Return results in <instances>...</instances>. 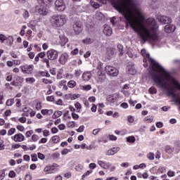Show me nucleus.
Returning a JSON list of instances; mask_svg holds the SVG:
<instances>
[{
	"label": "nucleus",
	"mask_w": 180,
	"mask_h": 180,
	"mask_svg": "<svg viewBox=\"0 0 180 180\" xmlns=\"http://www.w3.org/2000/svg\"><path fill=\"white\" fill-rule=\"evenodd\" d=\"M113 7L119 13H122V16H124V19L128 22L129 25H130L131 29L134 30H137L139 27H140V22L139 20H144V15L140 9L137 8L136 6V3L133 0H122V2H112ZM127 8H131V9H134L135 13H136V17H131L129 14L124 13V11L127 9Z\"/></svg>",
	"instance_id": "1"
},
{
	"label": "nucleus",
	"mask_w": 180,
	"mask_h": 180,
	"mask_svg": "<svg viewBox=\"0 0 180 180\" xmlns=\"http://www.w3.org/2000/svg\"><path fill=\"white\" fill-rule=\"evenodd\" d=\"M146 23L149 27H150L151 32L146 27V26L141 25V29L139 32V36L143 41H147L148 39L153 40V41H158V24L156 22L155 19L150 18L146 20Z\"/></svg>",
	"instance_id": "2"
},
{
	"label": "nucleus",
	"mask_w": 180,
	"mask_h": 180,
	"mask_svg": "<svg viewBox=\"0 0 180 180\" xmlns=\"http://www.w3.org/2000/svg\"><path fill=\"white\" fill-rule=\"evenodd\" d=\"M51 22L53 27H60L64 26V24L67 22V19L65 15H55L52 16Z\"/></svg>",
	"instance_id": "3"
},
{
	"label": "nucleus",
	"mask_w": 180,
	"mask_h": 180,
	"mask_svg": "<svg viewBox=\"0 0 180 180\" xmlns=\"http://www.w3.org/2000/svg\"><path fill=\"white\" fill-rule=\"evenodd\" d=\"M105 71L110 77H117L119 75V70L113 66H105Z\"/></svg>",
	"instance_id": "4"
},
{
	"label": "nucleus",
	"mask_w": 180,
	"mask_h": 180,
	"mask_svg": "<svg viewBox=\"0 0 180 180\" xmlns=\"http://www.w3.org/2000/svg\"><path fill=\"white\" fill-rule=\"evenodd\" d=\"M56 9L59 12L65 11V4L63 0H56L55 2Z\"/></svg>",
	"instance_id": "5"
},
{
	"label": "nucleus",
	"mask_w": 180,
	"mask_h": 180,
	"mask_svg": "<svg viewBox=\"0 0 180 180\" xmlns=\"http://www.w3.org/2000/svg\"><path fill=\"white\" fill-rule=\"evenodd\" d=\"M46 56L49 60H57V58H58V51L51 49L46 53Z\"/></svg>",
	"instance_id": "6"
},
{
	"label": "nucleus",
	"mask_w": 180,
	"mask_h": 180,
	"mask_svg": "<svg viewBox=\"0 0 180 180\" xmlns=\"http://www.w3.org/2000/svg\"><path fill=\"white\" fill-rule=\"evenodd\" d=\"M73 29L75 34H79L81 32H82V29H84V26L82 22H75L73 25Z\"/></svg>",
	"instance_id": "7"
},
{
	"label": "nucleus",
	"mask_w": 180,
	"mask_h": 180,
	"mask_svg": "<svg viewBox=\"0 0 180 180\" xmlns=\"http://www.w3.org/2000/svg\"><path fill=\"white\" fill-rule=\"evenodd\" d=\"M159 22H161L162 25H167L169 23H172V19L169 17H167L165 15H160L159 18Z\"/></svg>",
	"instance_id": "8"
},
{
	"label": "nucleus",
	"mask_w": 180,
	"mask_h": 180,
	"mask_svg": "<svg viewBox=\"0 0 180 180\" xmlns=\"http://www.w3.org/2000/svg\"><path fill=\"white\" fill-rule=\"evenodd\" d=\"M68 61V53H62L61 56L59 58V63L60 64H62L64 65Z\"/></svg>",
	"instance_id": "9"
},
{
	"label": "nucleus",
	"mask_w": 180,
	"mask_h": 180,
	"mask_svg": "<svg viewBox=\"0 0 180 180\" xmlns=\"http://www.w3.org/2000/svg\"><path fill=\"white\" fill-rule=\"evenodd\" d=\"M21 70L22 71V72H32V71H33V65H25L24 66L21 67Z\"/></svg>",
	"instance_id": "10"
},
{
	"label": "nucleus",
	"mask_w": 180,
	"mask_h": 180,
	"mask_svg": "<svg viewBox=\"0 0 180 180\" xmlns=\"http://www.w3.org/2000/svg\"><path fill=\"white\" fill-rule=\"evenodd\" d=\"M175 29H176L175 25H167L165 27V32L166 33H172V32H175Z\"/></svg>",
	"instance_id": "11"
},
{
	"label": "nucleus",
	"mask_w": 180,
	"mask_h": 180,
	"mask_svg": "<svg viewBox=\"0 0 180 180\" xmlns=\"http://www.w3.org/2000/svg\"><path fill=\"white\" fill-rule=\"evenodd\" d=\"M37 11L38 13H39V15H42L43 16L49 13V9L46 8V7L41 6L37 8Z\"/></svg>",
	"instance_id": "12"
},
{
	"label": "nucleus",
	"mask_w": 180,
	"mask_h": 180,
	"mask_svg": "<svg viewBox=\"0 0 180 180\" xmlns=\"http://www.w3.org/2000/svg\"><path fill=\"white\" fill-rule=\"evenodd\" d=\"M23 140H25V136L22 134H17L14 136V141L20 142L23 141Z\"/></svg>",
	"instance_id": "13"
},
{
	"label": "nucleus",
	"mask_w": 180,
	"mask_h": 180,
	"mask_svg": "<svg viewBox=\"0 0 180 180\" xmlns=\"http://www.w3.org/2000/svg\"><path fill=\"white\" fill-rule=\"evenodd\" d=\"M94 41H95V39H94V38L91 37H87L86 39L82 40V43L84 44H92V43H94Z\"/></svg>",
	"instance_id": "14"
},
{
	"label": "nucleus",
	"mask_w": 180,
	"mask_h": 180,
	"mask_svg": "<svg viewBox=\"0 0 180 180\" xmlns=\"http://www.w3.org/2000/svg\"><path fill=\"white\" fill-rule=\"evenodd\" d=\"M116 51V49L115 48H109L107 50V56H108L109 58H112L113 56H115V52Z\"/></svg>",
	"instance_id": "15"
},
{
	"label": "nucleus",
	"mask_w": 180,
	"mask_h": 180,
	"mask_svg": "<svg viewBox=\"0 0 180 180\" xmlns=\"http://www.w3.org/2000/svg\"><path fill=\"white\" fill-rule=\"evenodd\" d=\"M91 78H92V75L89 72H84L82 75V79H84V81H89Z\"/></svg>",
	"instance_id": "16"
},
{
	"label": "nucleus",
	"mask_w": 180,
	"mask_h": 180,
	"mask_svg": "<svg viewBox=\"0 0 180 180\" xmlns=\"http://www.w3.org/2000/svg\"><path fill=\"white\" fill-rule=\"evenodd\" d=\"M103 33L105 36H110L112 34V28L110 27H105L103 30Z\"/></svg>",
	"instance_id": "17"
},
{
	"label": "nucleus",
	"mask_w": 180,
	"mask_h": 180,
	"mask_svg": "<svg viewBox=\"0 0 180 180\" xmlns=\"http://www.w3.org/2000/svg\"><path fill=\"white\" fill-rule=\"evenodd\" d=\"M44 171L45 172H49V174H51V172H53V171H54V168H53L52 165H49L44 168Z\"/></svg>",
	"instance_id": "18"
},
{
	"label": "nucleus",
	"mask_w": 180,
	"mask_h": 180,
	"mask_svg": "<svg viewBox=\"0 0 180 180\" xmlns=\"http://www.w3.org/2000/svg\"><path fill=\"white\" fill-rule=\"evenodd\" d=\"M41 112L42 115H48V116L53 115V110H41Z\"/></svg>",
	"instance_id": "19"
},
{
	"label": "nucleus",
	"mask_w": 180,
	"mask_h": 180,
	"mask_svg": "<svg viewBox=\"0 0 180 180\" xmlns=\"http://www.w3.org/2000/svg\"><path fill=\"white\" fill-rule=\"evenodd\" d=\"M127 141L128 143H134L136 141V138L134 136H131L127 138Z\"/></svg>",
	"instance_id": "20"
},
{
	"label": "nucleus",
	"mask_w": 180,
	"mask_h": 180,
	"mask_svg": "<svg viewBox=\"0 0 180 180\" xmlns=\"http://www.w3.org/2000/svg\"><path fill=\"white\" fill-rule=\"evenodd\" d=\"M129 72L131 74V75H134V74H136V68L134 66H131L129 68Z\"/></svg>",
	"instance_id": "21"
},
{
	"label": "nucleus",
	"mask_w": 180,
	"mask_h": 180,
	"mask_svg": "<svg viewBox=\"0 0 180 180\" xmlns=\"http://www.w3.org/2000/svg\"><path fill=\"white\" fill-rule=\"evenodd\" d=\"M68 85L69 88H74V86L77 85V82H75L74 80H71L68 82Z\"/></svg>",
	"instance_id": "22"
},
{
	"label": "nucleus",
	"mask_w": 180,
	"mask_h": 180,
	"mask_svg": "<svg viewBox=\"0 0 180 180\" xmlns=\"http://www.w3.org/2000/svg\"><path fill=\"white\" fill-rule=\"evenodd\" d=\"M117 49L120 51V56L122 57V56H123V46L122 44H118Z\"/></svg>",
	"instance_id": "23"
},
{
	"label": "nucleus",
	"mask_w": 180,
	"mask_h": 180,
	"mask_svg": "<svg viewBox=\"0 0 180 180\" xmlns=\"http://www.w3.org/2000/svg\"><path fill=\"white\" fill-rule=\"evenodd\" d=\"M6 40L8 42L9 46H12V44H13V37L8 36Z\"/></svg>",
	"instance_id": "24"
},
{
	"label": "nucleus",
	"mask_w": 180,
	"mask_h": 180,
	"mask_svg": "<svg viewBox=\"0 0 180 180\" xmlns=\"http://www.w3.org/2000/svg\"><path fill=\"white\" fill-rule=\"evenodd\" d=\"M98 164L100 165V167H101V168H103L104 169H106V167H108V165L103 161H98Z\"/></svg>",
	"instance_id": "25"
},
{
	"label": "nucleus",
	"mask_w": 180,
	"mask_h": 180,
	"mask_svg": "<svg viewBox=\"0 0 180 180\" xmlns=\"http://www.w3.org/2000/svg\"><path fill=\"white\" fill-rule=\"evenodd\" d=\"M52 141L53 143H58L60 141V136H54L52 137Z\"/></svg>",
	"instance_id": "26"
},
{
	"label": "nucleus",
	"mask_w": 180,
	"mask_h": 180,
	"mask_svg": "<svg viewBox=\"0 0 180 180\" xmlns=\"http://www.w3.org/2000/svg\"><path fill=\"white\" fill-rule=\"evenodd\" d=\"M165 151H166V153H167L168 154H171V153H172V151H174V150H172V148H171V146H167L165 147Z\"/></svg>",
	"instance_id": "27"
},
{
	"label": "nucleus",
	"mask_w": 180,
	"mask_h": 180,
	"mask_svg": "<svg viewBox=\"0 0 180 180\" xmlns=\"http://www.w3.org/2000/svg\"><path fill=\"white\" fill-rule=\"evenodd\" d=\"M15 101L13 99H8L6 101V105L7 106H12L14 103Z\"/></svg>",
	"instance_id": "28"
},
{
	"label": "nucleus",
	"mask_w": 180,
	"mask_h": 180,
	"mask_svg": "<svg viewBox=\"0 0 180 180\" xmlns=\"http://www.w3.org/2000/svg\"><path fill=\"white\" fill-rule=\"evenodd\" d=\"M26 82H30V84H33L34 82L35 79L33 77H28L25 79Z\"/></svg>",
	"instance_id": "29"
},
{
	"label": "nucleus",
	"mask_w": 180,
	"mask_h": 180,
	"mask_svg": "<svg viewBox=\"0 0 180 180\" xmlns=\"http://www.w3.org/2000/svg\"><path fill=\"white\" fill-rule=\"evenodd\" d=\"M53 160H58L60 158V153H55L52 155Z\"/></svg>",
	"instance_id": "30"
},
{
	"label": "nucleus",
	"mask_w": 180,
	"mask_h": 180,
	"mask_svg": "<svg viewBox=\"0 0 180 180\" xmlns=\"http://www.w3.org/2000/svg\"><path fill=\"white\" fill-rule=\"evenodd\" d=\"M147 158H148V160H154V158H155V155H154V153H149L147 155Z\"/></svg>",
	"instance_id": "31"
},
{
	"label": "nucleus",
	"mask_w": 180,
	"mask_h": 180,
	"mask_svg": "<svg viewBox=\"0 0 180 180\" xmlns=\"http://www.w3.org/2000/svg\"><path fill=\"white\" fill-rule=\"evenodd\" d=\"M148 91L150 94H157V89H155V87H150Z\"/></svg>",
	"instance_id": "32"
},
{
	"label": "nucleus",
	"mask_w": 180,
	"mask_h": 180,
	"mask_svg": "<svg viewBox=\"0 0 180 180\" xmlns=\"http://www.w3.org/2000/svg\"><path fill=\"white\" fill-rule=\"evenodd\" d=\"M68 127H70V129L75 127V122H69L68 123Z\"/></svg>",
	"instance_id": "33"
},
{
	"label": "nucleus",
	"mask_w": 180,
	"mask_h": 180,
	"mask_svg": "<svg viewBox=\"0 0 180 180\" xmlns=\"http://www.w3.org/2000/svg\"><path fill=\"white\" fill-rule=\"evenodd\" d=\"M16 131V129L15 128H11V129L8 130V136H12Z\"/></svg>",
	"instance_id": "34"
},
{
	"label": "nucleus",
	"mask_w": 180,
	"mask_h": 180,
	"mask_svg": "<svg viewBox=\"0 0 180 180\" xmlns=\"http://www.w3.org/2000/svg\"><path fill=\"white\" fill-rule=\"evenodd\" d=\"M7 39L8 37H6L5 35L0 34V40L1 43H4V41H5V40H6Z\"/></svg>",
	"instance_id": "35"
},
{
	"label": "nucleus",
	"mask_w": 180,
	"mask_h": 180,
	"mask_svg": "<svg viewBox=\"0 0 180 180\" xmlns=\"http://www.w3.org/2000/svg\"><path fill=\"white\" fill-rule=\"evenodd\" d=\"M90 174H92V170H88L86 172H85L82 175V179H84L86 176H88V175H89Z\"/></svg>",
	"instance_id": "36"
},
{
	"label": "nucleus",
	"mask_w": 180,
	"mask_h": 180,
	"mask_svg": "<svg viewBox=\"0 0 180 180\" xmlns=\"http://www.w3.org/2000/svg\"><path fill=\"white\" fill-rule=\"evenodd\" d=\"M25 29H26V25H23L20 32V36H25Z\"/></svg>",
	"instance_id": "37"
},
{
	"label": "nucleus",
	"mask_w": 180,
	"mask_h": 180,
	"mask_svg": "<svg viewBox=\"0 0 180 180\" xmlns=\"http://www.w3.org/2000/svg\"><path fill=\"white\" fill-rule=\"evenodd\" d=\"M91 6H93V8H95V9H98L100 6H99V4L96 2H93L91 3Z\"/></svg>",
	"instance_id": "38"
},
{
	"label": "nucleus",
	"mask_w": 180,
	"mask_h": 180,
	"mask_svg": "<svg viewBox=\"0 0 180 180\" xmlns=\"http://www.w3.org/2000/svg\"><path fill=\"white\" fill-rule=\"evenodd\" d=\"M8 176H10V178H15V176H16V173L12 170L8 174Z\"/></svg>",
	"instance_id": "39"
},
{
	"label": "nucleus",
	"mask_w": 180,
	"mask_h": 180,
	"mask_svg": "<svg viewBox=\"0 0 180 180\" xmlns=\"http://www.w3.org/2000/svg\"><path fill=\"white\" fill-rule=\"evenodd\" d=\"M72 117L75 120H77V119L79 117V115H78V114H75V112H72Z\"/></svg>",
	"instance_id": "40"
},
{
	"label": "nucleus",
	"mask_w": 180,
	"mask_h": 180,
	"mask_svg": "<svg viewBox=\"0 0 180 180\" xmlns=\"http://www.w3.org/2000/svg\"><path fill=\"white\" fill-rule=\"evenodd\" d=\"M79 52V50L78 49H75L73 51H72L71 54L72 56H77L78 53Z\"/></svg>",
	"instance_id": "41"
},
{
	"label": "nucleus",
	"mask_w": 180,
	"mask_h": 180,
	"mask_svg": "<svg viewBox=\"0 0 180 180\" xmlns=\"http://www.w3.org/2000/svg\"><path fill=\"white\" fill-rule=\"evenodd\" d=\"M23 17L25 19H27V18H29V11L25 10L24 13H23Z\"/></svg>",
	"instance_id": "42"
},
{
	"label": "nucleus",
	"mask_w": 180,
	"mask_h": 180,
	"mask_svg": "<svg viewBox=\"0 0 180 180\" xmlns=\"http://www.w3.org/2000/svg\"><path fill=\"white\" fill-rule=\"evenodd\" d=\"M37 56L39 58H44L46 57V52H41Z\"/></svg>",
	"instance_id": "43"
},
{
	"label": "nucleus",
	"mask_w": 180,
	"mask_h": 180,
	"mask_svg": "<svg viewBox=\"0 0 180 180\" xmlns=\"http://www.w3.org/2000/svg\"><path fill=\"white\" fill-rule=\"evenodd\" d=\"M84 129H85V127L82 125L79 127V129H77V131H78V133H82V131H84Z\"/></svg>",
	"instance_id": "44"
},
{
	"label": "nucleus",
	"mask_w": 180,
	"mask_h": 180,
	"mask_svg": "<svg viewBox=\"0 0 180 180\" xmlns=\"http://www.w3.org/2000/svg\"><path fill=\"white\" fill-rule=\"evenodd\" d=\"M31 157H32V161H33V162L37 161V154H32L31 155Z\"/></svg>",
	"instance_id": "45"
},
{
	"label": "nucleus",
	"mask_w": 180,
	"mask_h": 180,
	"mask_svg": "<svg viewBox=\"0 0 180 180\" xmlns=\"http://www.w3.org/2000/svg\"><path fill=\"white\" fill-rule=\"evenodd\" d=\"M106 155H115V153H113V150L109 149L106 153Z\"/></svg>",
	"instance_id": "46"
},
{
	"label": "nucleus",
	"mask_w": 180,
	"mask_h": 180,
	"mask_svg": "<svg viewBox=\"0 0 180 180\" xmlns=\"http://www.w3.org/2000/svg\"><path fill=\"white\" fill-rule=\"evenodd\" d=\"M32 141H37V140H39V136L36 134L32 135Z\"/></svg>",
	"instance_id": "47"
},
{
	"label": "nucleus",
	"mask_w": 180,
	"mask_h": 180,
	"mask_svg": "<svg viewBox=\"0 0 180 180\" xmlns=\"http://www.w3.org/2000/svg\"><path fill=\"white\" fill-rule=\"evenodd\" d=\"M59 130H65V124H60L58 125Z\"/></svg>",
	"instance_id": "48"
},
{
	"label": "nucleus",
	"mask_w": 180,
	"mask_h": 180,
	"mask_svg": "<svg viewBox=\"0 0 180 180\" xmlns=\"http://www.w3.org/2000/svg\"><path fill=\"white\" fill-rule=\"evenodd\" d=\"M38 158H39V160H44L46 157L43 155V153H38Z\"/></svg>",
	"instance_id": "49"
},
{
	"label": "nucleus",
	"mask_w": 180,
	"mask_h": 180,
	"mask_svg": "<svg viewBox=\"0 0 180 180\" xmlns=\"http://www.w3.org/2000/svg\"><path fill=\"white\" fill-rule=\"evenodd\" d=\"M33 134V131L30 130L26 132V137H30Z\"/></svg>",
	"instance_id": "50"
},
{
	"label": "nucleus",
	"mask_w": 180,
	"mask_h": 180,
	"mask_svg": "<svg viewBox=\"0 0 180 180\" xmlns=\"http://www.w3.org/2000/svg\"><path fill=\"white\" fill-rule=\"evenodd\" d=\"M82 168H83L82 165H77L76 166V167H75V169H76V171H82Z\"/></svg>",
	"instance_id": "51"
},
{
	"label": "nucleus",
	"mask_w": 180,
	"mask_h": 180,
	"mask_svg": "<svg viewBox=\"0 0 180 180\" xmlns=\"http://www.w3.org/2000/svg\"><path fill=\"white\" fill-rule=\"evenodd\" d=\"M18 120L20 122V123H26V117H20Z\"/></svg>",
	"instance_id": "52"
},
{
	"label": "nucleus",
	"mask_w": 180,
	"mask_h": 180,
	"mask_svg": "<svg viewBox=\"0 0 180 180\" xmlns=\"http://www.w3.org/2000/svg\"><path fill=\"white\" fill-rule=\"evenodd\" d=\"M75 106L76 108V109H82V106L81 105V103H79V102H77L75 104Z\"/></svg>",
	"instance_id": "53"
},
{
	"label": "nucleus",
	"mask_w": 180,
	"mask_h": 180,
	"mask_svg": "<svg viewBox=\"0 0 180 180\" xmlns=\"http://www.w3.org/2000/svg\"><path fill=\"white\" fill-rule=\"evenodd\" d=\"M42 63H46V66L49 68L50 67V64L49 63V59L48 58H44L42 60Z\"/></svg>",
	"instance_id": "54"
},
{
	"label": "nucleus",
	"mask_w": 180,
	"mask_h": 180,
	"mask_svg": "<svg viewBox=\"0 0 180 180\" xmlns=\"http://www.w3.org/2000/svg\"><path fill=\"white\" fill-rule=\"evenodd\" d=\"M17 129L20 131H23L25 130V127L23 126H22V125H18L17 126Z\"/></svg>",
	"instance_id": "55"
},
{
	"label": "nucleus",
	"mask_w": 180,
	"mask_h": 180,
	"mask_svg": "<svg viewBox=\"0 0 180 180\" xmlns=\"http://www.w3.org/2000/svg\"><path fill=\"white\" fill-rule=\"evenodd\" d=\"M91 85L88 84L86 86H83V89L84 91H89L91 89Z\"/></svg>",
	"instance_id": "56"
},
{
	"label": "nucleus",
	"mask_w": 180,
	"mask_h": 180,
	"mask_svg": "<svg viewBox=\"0 0 180 180\" xmlns=\"http://www.w3.org/2000/svg\"><path fill=\"white\" fill-rule=\"evenodd\" d=\"M37 110H40L41 109V103H37L36 105Z\"/></svg>",
	"instance_id": "57"
},
{
	"label": "nucleus",
	"mask_w": 180,
	"mask_h": 180,
	"mask_svg": "<svg viewBox=\"0 0 180 180\" xmlns=\"http://www.w3.org/2000/svg\"><path fill=\"white\" fill-rule=\"evenodd\" d=\"M23 160H25V161H30V156L28 155H25L23 156Z\"/></svg>",
	"instance_id": "58"
},
{
	"label": "nucleus",
	"mask_w": 180,
	"mask_h": 180,
	"mask_svg": "<svg viewBox=\"0 0 180 180\" xmlns=\"http://www.w3.org/2000/svg\"><path fill=\"white\" fill-rule=\"evenodd\" d=\"M168 176H175V172L172 171H169L167 172Z\"/></svg>",
	"instance_id": "59"
},
{
	"label": "nucleus",
	"mask_w": 180,
	"mask_h": 180,
	"mask_svg": "<svg viewBox=\"0 0 180 180\" xmlns=\"http://www.w3.org/2000/svg\"><path fill=\"white\" fill-rule=\"evenodd\" d=\"M163 126L162 122H157L156 123V127H158L159 129H161Z\"/></svg>",
	"instance_id": "60"
},
{
	"label": "nucleus",
	"mask_w": 180,
	"mask_h": 180,
	"mask_svg": "<svg viewBox=\"0 0 180 180\" xmlns=\"http://www.w3.org/2000/svg\"><path fill=\"white\" fill-rule=\"evenodd\" d=\"M25 180H32V175L30 174H27L25 177Z\"/></svg>",
	"instance_id": "61"
},
{
	"label": "nucleus",
	"mask_w": 180,
	"mask_h": 180,
	"mask_svg": "<svg viewBox=\"0 0 180 180\" xmlns=\"http://www.w3.org/2000/svg\"><path fill=\"white\" fill-rule=\"evenodd\" d=\"M111 150H112V153L114 154H116V153H117V151H119V148H111Z\"/></svg>",
	"instance_id": "62"
},
{
	"label": "nucleus",
	"mask_w": 180,
	"mask_h": 180,
	"mask_svg": "<svg viewBox=\"0 0 180 180\" xmlns=\"http://www.w3.org/2000/svg\"><path fill=\"white\" fill-rule=\"evenodd\" d=\"M97 107L95 104H93V106L91 108V112H96Z\"/></svg>",
	"instance_id": "63"
},
{
	"label": "nucleus",
	"mask_w": 180,
	"mask_h": 180,
	"mask_svg": "<svg viewBox=\"0 0 180 180\" xmlns=\"http://www.w3.org/2000/svg\"><path fill=\"white\" fill-rule=\"evenodd\" d=\"M30 58L31 59H33L34 58V53L33 52H30L29 54H28Z\"/></svg>",
	"instance_id": "64"
}]
</instances>
